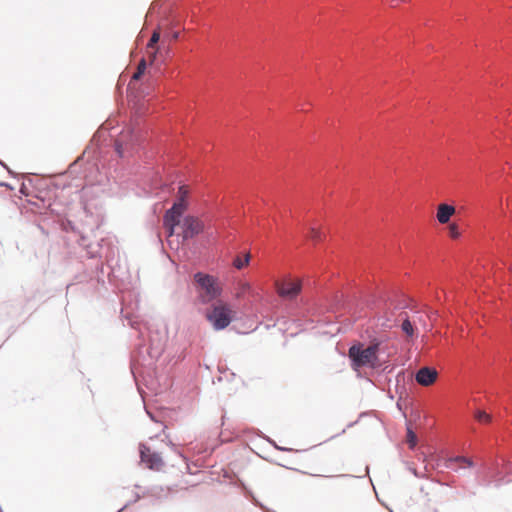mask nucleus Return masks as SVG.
I'll use <instances>...</instances> for the list:
<instances>
[{
  "label": "nucleus",
  "mask_w": 512,
  "mask_h": 512,
  "mask_svg": "<svg viewBox=\"0 0 512 512\" xmlns=\"http://www.w3.org/2000/svg\"><path fill=\"white\" fill-rule=\"evenodd\" d=\"M178 37H179V32H174L173 35H172V38L174 40H176V39H178Z\"/></svg>",
  "instance_id": "22"
},
{
  "label": "nucleus",
  "mask_w": 512,
  "mask_h": 512,
  "mask_svg": "<svg viewBox=\"0 0 512 512\" xmlns=\"http://www.w3.org/2000/svg\"><path fill=\"white\" fill-rule=\"evenodd\" d=\"M449 235L452 239H457L460 237L459 227L456 223H451L448 226Z\"/></svg>",
  "instance_id": "19"
},
{
  "label": "nucleus",
  "mask_w": 512,
  "mask_h": 512,
  "mask_svg": "<svg viewBox=\"0 0 512 512\" xmlns=\"http://www.w3.org/2000/svg\"><path fill=\"white\" fill-rule=\"evenodd\" d=\"M309 238L313 241H321L322 240V233L320 229L316 227H311L309 230Z\"/></svg>",
  "instance_id": "18"
},
{
  "label": "nucleus",
  "mask_w": 512,
  "mask_h": 512,
  "mask_svg": "<svg viewBox=\"0 0 512 512\" xmlns=\"http://www.w3.org/2000/svg\"><path fill=\"white\" fill-rule=\"evenodd\" d=\"M446 466L450 469L458 470L464 468H472L474 466V463L470 458L464 456H456L449 458L447 460Z\"/></svg>",
  "instance_id": "10"
},
{
  "label": "nucleus",
  "mask_w": 512,
  "mask_h": 512,
  "mask_svg": "<svg viewBox=\"0 0 512 512\" xmlns=\"http://www.w3.org/2000/svg\"><path fill=\"white\" fill-rule=\"evenodd\" d=\"M159 40H160V32L157 29V30H154V32L152 33L151 38L149 39V41L147 43L146 50L159 48L157 46V43L159 42Z\"/></svg>",
  "instance_id": "14"
},
{
  "label": "nucleus",
  "mask_w": 512,
  "mask_h": 512,
  "mask_svg": "<svg viewBox=\"0 0 512 512\" xmlns=\"http://www.w3.org/2000/svg\"><path fill=\"white\" fill-rule=\"evenodd\" d=\"M140 457L141 462L148 469L160 471L165 466V462L161 455L144 444L140 445Z\"/></svg>",
  "instance_id": "6"
},
{
  "label": "nucleus",
  "mask_w": 512,
  "mask_h": 512,
  "mask_svg": "<svg viewBox=\"0 0 512 512\" xmlns=\"http://www.w3.org/2000/svg\"><path fill=\"white\" fill-rule=\"evenodd\" d=\"M455 212L456 209L454 206L442 203L437 207L436 218L440 224H447Z\"/></svg>",
  "instance_id": "9"
},
{
  "label": "nucleus",
  "mask_w": 512,
  "mask_h": 512,
  "mask_svg": "<svg viewBox=\"0 0 512 512\" xmlns=\"http://www.w3.org/2000/svg\"><path fill=\"white\" fill-rule=\"evenodd\" d=\"M146 65V60L142 58L138 63L136 72L132 76L133 80H139L141 78V76L144 74L146 70Z\"/></svg>",
  "instance_id": "16"
},
{
  "label": "nucleus",
  "mask_w": 512,
  "mask_h": 512,
  "mask_svg": "<svg viewBox=\"0 0 512 512\" xmlns=\"http://www.w3.org/2000/svg\"><path fill=\"white\" fill-rule=\"evenodd\" d=\"M249 261H250V254L247 253L244 258L242 259L240 256H237L234 261H233V265L235 268L237 269H242L244 268L245 266H247L249 264Z\"/></svg>",
  "instance_id": "15"
},
{
  "label": "nucleus",
  "mask_w": 512,
  "mask_h": 512,
  "mask_svg": "<svg viewBox=\"0 0 512 512\" xmlns=\"http://www.w3.org/2000/svg\"><path fill=\"white\" fill-rule=\"evenodd\" d=\"M437 376L438 372L436 369L430 367H422L417 371L415 379L417 383L422 386H430L436 381Z\"/></svg>",
  "instance_id": "8"
},
{
  "label": "nucleus",
  "mask_w": 512,
  "mask_h": 512,
  "mask_svg": "<svg viewBox=\"0 0 512 512\" xmlns=\"http://www.w3.org/2000/svg\"><path fill=\"white\" fill-rule=\"evenodd\" d=\"M274 286L277 294L287 300L295 299L302 290L301 280L291 277L276 280Z\"/></svg>",
  "instance_id": "5"
},
{
  "label": "nucleus",
  "mask_w": 512,
  "mask_h": 512,
  "mask_svg": "<svg viewBox=\"0 0 512 512\" xmlns=\"http://www.w3.org/2000/svg\"><path fill=\"white\" fill-rule=\"evenodd\" d=\"M117 152H118V154H120V155H121V153H122V152H121V150H120V147H119V146H117Z\"/></svg>",
  "instance_id": "23"
},
{
  "label": "nucleus",
  "mask_w": 512,
  "mask_h": 512,
  "mask_svg": "<svg viewBox=\"0 0 512 512\" xmlns=\"http://www.w3.org/2000/svg\"><path fill=\"white\" fill-rule=\"evenodd\" d=\"M247 295H254V290L251 284L246 281H238L235 286V299L240 300L245 298Z\"/></svg>",
  "instance_id": "12"
},
{
  "label": "nucleus",
  "mask_w": 512,
  "mask_h": 512,
  "mask_svg": "<svg viewBox=\"0 0 512 512\" xmlns=\"http://www.w3.org/2000/svg\"><path fill=\"white\" fill-rule=\"evenodd\" d=\"M313 476H324L323 474H319V473H314L312 474Z\"/></svg>",
  "instance_id": "24"
},
{
  "label": "nucleus",
  "mask_w": 512,
  "mask_h": 512,
  "mask_svg": "<svg viewBox=\"0 0 512 512\" xmlns=\"http://www.w3.org/2000/svg\"><path fill=\"white\" fill-rule=\"evenodd\" d=\"M158 52H159V48L146 50L148 61L150 64H153L156 61Z\"/></svg>",
  "instance_id": "20"
},
{
  "label": "nucleus",
  "mask_w": 512,
  "mask_h": 512,
  "mask_svg": "<svg viewBox=\"0 0 512 512\" xmlns=\"http://www.w3.org/2000/svg\"><path fill=\"white\" fill-rule=\"evenodd\" d=\"M474 418L481 424H489L492 420V416L483 410H476Z\"/></svg>",
  "instance_id": "13"
},
{
  "label": "nucleus",
  "mask_w": 512,
  "mask_h": 512,
  "mask_svg": "<svg viewBox=\"0 0 512 512\" xmlns=\"http://www.w3.org/2000/svg\"><path fill=\"white\" fill-rule=\"evenodd\" d=\"M400 317L402 320L400 327H401L402 332L406 335V337L413 338L414 336H416V328H415L416 321L414 320L412 322L409 319L406 312H402L400 314Z\"/></svg>",
  "instance_id": "11"
},
{
  "label": "nucleus",
  "mask_w": 512,
  "mask_h": 512,
  "mask_svg": "<svg viewBox=\"0 0 512 512\" xmlns=\"http://www.w3.org/2000/svg\"><path fill=\"white\" fill-rule=\"evenodd\" d=\"M181 223L182 237L184 240L191 239L204 230L203 221L195 216L188 215L184 217Z\"/></svg>",
  "instance_id": "7"
},
{
  "label": "nucleus",
  "mask_w": 512,
  "mask_h": 512,
  "mask_svg": "<svg viewBox=\"0 0 512 512\" xmlns=\"http://www.w3.org/2000/svg\"><path fill=\"white\" fill-rule=\"evenodd\" d=\"M381 350V343L373 341L369 346L365 347L362 343L352 345L348 350V357L351 360L353 370L362 367L378 368L381 362L378 353Z\"/></svg>",
  "instance_id": "1"
},
{
  "label": "nucleus",
  "mask_w": 512,
  "mask_h": 512,
  "mask_svg": "<svg viewBox=\"0 0 512 512\" xmlns=\"http://www.w3.org/2000/svg\"><path fill=\"white\" fill-rule=\"evenodd\" d=\"M408 0H388V3L391 7H396L398 6L400 3H405L407 2Z\"/></svg>",
  "instance_id": "21"
},
{
  "label": "nucleus",
  "mask_w": 512,
  "mask_h": 512,
  "mask_svg": "<svg viewBox=\"0 0 512 512\" xmlns=\"http://www.w3.org/2000/svg\"><path fill=\"white\" fill-rule=\"evenodd\" d=\"M406 441L411 449L417 444V436L410 428L407 429Z\"/></svg>",
  "instance_id": "17"
},
{
  "label": "nucleus",
  "mask_w": 512,
  "mask_h": 512,
  "mask_svg": "<svg viewBox=\"0 0 512 512\" xmlns=\"http://www.w3.org/2000/svg\"><path fill=\"white\" fill-rule=\"evenodd\" d=\"M197 299L201 304L220 300L223 288L219 279L213 275L197 272L193 276Z\"/></svg>",
  "instance_id": "2"
},
{
  "label": "nucleus",
  "mask_w": 512,
  "mask_h": 512,
  "mask_svg": "<svg viewBox=\"0 0 512 512\" xmlns=\"http://www.w3.org/2000/svg\"><path fill=\"white\" fill-rule=\"evenodd\" d=\"M189 195V188L186 185L179 187L177 201L173 206L165 212L163 217V224L168 233L172 236L175 232V227L180 224L182 214L187 210V198Z\"/></svg>",
  "instance_id": "4"
},
{
  "label": "nucleus",
  "mask_w": 512,
  "mask_h": 512,
  "mask_svg": "<svg viewBox=\"0 0 512 512\" xmlns=\"http://www.w3.org/2000/svg\"><path fill=\"white\" fill-rule=\"evenodd\" d=\"M235 312L232 306L223 300L212 302L206 310L205 318L212 325L214 330L227 328L234 319Z\"/></svg>",
  "instance_id": "3"
}]
</instances>
